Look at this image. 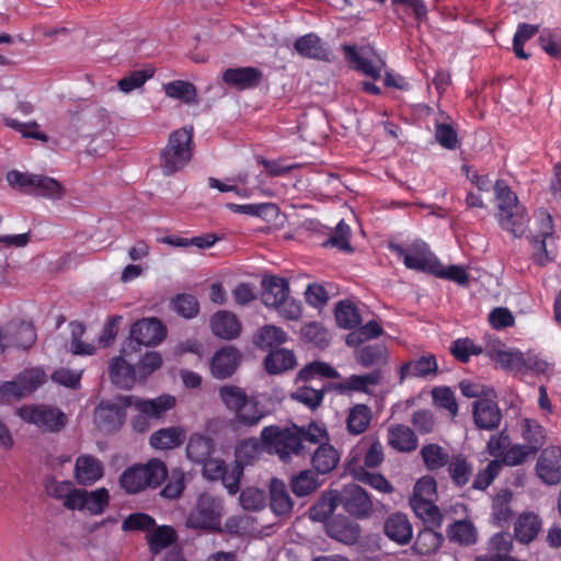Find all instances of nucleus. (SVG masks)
I'll list each match as a JSON object with an SVG mask.
<instances>
[{"label":"nucleus","instance_id":"1","mask_svg":"<svg viewBox=\"0 0 561 561\" xmlns=\"http://www.w3.org/2000/svg\"><path fill=\"white\" fill-rule=\"evenodd\" d=\"M263 449L268 454H275L283 462H289L293 457H306L309 450L301 444V437L295 430L277 425L263 427L261 432Z\"/></svg>","mask_w":561,"mask_h":561},{"label":"nucleus","instance_id":"2","mask_svg":"<svg viewBox=\"0 0 561 561\" xmlns=\"http://www.w3.org/2000/svg\"><path fill=\"white\" fill-rule=\"evenodd\" d=\"M193 127L172 131L167 146L160 152V168L164 175H173L184 169L193 157Z\"/></svg>","mask_w":561,"mask_h":561},{"label":"nucleus","instance_id":"3","mask_svg":"<svg viewBox=\"0 0 561 561\" xmlns=\"http://www.w3.org/2000/svg\"><path fill=\"white\" fill-rule=\"evenodd\" d=\"M167 477L164 462L152 458L146 465L128 467L119 477V485L127 494H137L147 488H158Z\"/></svg>","mask_w":561,"mask_h":561},{"label":"nucleus","instance_id":"4","mask_svg":"<svg viewBox=\"0 0 561 561\" xmlns=\"http://www.w3.org/2000/svg\"><path fill=\"white\" fill-rule=\"evenodd\" d=\"M123 404L134 408L137 415L131 417V426L138 433H145L150 428V421L158 420L175 405V398L162 394L154 399H142L136 396H123Z\"/></svg>","mask_w":561,"mask_h":561},{"label":"nucleus","instance_id":"5","mask_svg":"<svg viewBox=\"0 0 561 561\" xmlns=\"http://www.w3.org/2000/svg\"><path fill=\"white\" fill-rule=\"evenodd\" d=\"M222 511V500L219 496L203 493L187 518V526L193 529L220 531Z\"/></svg>","mask_w":561,"mask_h":561},{"label":"nucleus","instance_id":"6","mask_svg":"<svg viewBox=\"0 0 561 561\" xmlns=\"http://www.w3.org/2000/svg\"><path fill=\"white\" fill-rule=\"evenodd\" d=\"M341 50L350 69L375 81L381 78L386 64L376 55L373 47L343 44Z\"/></svg>","mask_w":561,"mask_h":561},{"label":"nucleus","instance_id":"7","mask_svg":"<svg viewBox=\"0 0 561 561\" xmlns=\"http://www.w3.org/2000/svg\"><path fill=\"white\" fill-rule=\"evenodd\" d=\"M18 415L23 421L49 433L60 432L68 421L61 410L48 405H23L18 410Z\"/></svg>","mask_w":561,"mask_h":561},{"label":"nucleus","instance_id":"8","mask_svg":"<svg viewBox=\"0 0 561 561\" xmlns=\"http://www.w3.org/2000/svg\"><path fill=\"white\" fill-rule=\"evenodd\" d=\"M389 249L409 270H415L433 275L435 267L438 266L437 256L431 252L425 242H416L412 245V253H409L402 245L390 243Z\"/></svg>","mask_w":561,"mask_h":561},{"label":"nucleus","instance_id":"9","mask_svg":"<svg viewBox=\"0 0 561 561\" xmlns=\"http://www.w3.org/2000/svg\"><path fill=\"white\" fill-rule=\"evenodd\" d=\"M337 504L351 516L363 519L371 515L374 504L368 492L357 484H348L340 493H335Z\"/></svg>","mask_w":561,"mask_h":561},{"label":"nucleus","instance_id":"10","mask_svg":"<svg viewBox=\"0 0 561 561\" xmlns=\"http://www.w3.org/2000/svg\"><path fill=\"white\" fill-rule=\"evenodd\" d=\"M123 396H118L115 402L101 401L95 409L94 419L100 431L112 433L118 431L125 423L127 412L122 401Z\"/></svg>","mask_w":561,"mask_h":561},{"label":"nucleus","instance_id":"11","mask_svg":"<svg viewBox=\"0 0 561 561\" xmlns=\"http://www.w3.org/2000/svg\"><path fill=\"white\" fill-rule=\"evenodd\" d=\"M537 220L539 229L533 240V245L536 249L533 259L537 265L546 266L554 260V254L547 247V240L551 239L554 233V226L552 216L547 210H540Z\"/></svg>","mask_w":561,"mask_h":561},{"label":"nucleus","instance_id":"12","mask_svg":"<svg viewBox=\"0 0 561 561\" xmlns=\"http://www.w3.org/2000/svg\"><path fill=\"white\" fill-rule=\"evenodd\" d=\"M167 330L163 323L157 318H144L131 324L130 344L157 345L164 340Z\"/></svg>","mask_w":561,"mask_h":561},{"label":"nucleus","instance_id":"13","mask_svg":"<svg viewBox=\"0 0 561 561\" xmlns=\"http://www.w3.org/2000/svg\"><path fill=\"white\" fill-rule=\"evenodd\" d=\"M536 472L546 484H559L561 482V447L545 448L537 460Z\"/></svg>","mask_w":561,"mask_h":561},{"label":"nucleus","instance_id":"14","mask_svg":"<svg viewBox=\"0 0 561 561\" xmlns=\"http://www.w3.org/2000/svg\"><path fill=\"white\" fill-rule=\"evenodd\" d=\"M241 352L232 346L226 345L215 352L210 359L209 368L214 378L226 379L231 377L240 365Z\"/></svg>","mask_w":561,"mask_h":561},{"label":"nucleus","instance_id":"15","mask_svg":"<svg viewBox=\"0 0 561 561\" xmlns=\"http://www.w3.org/2000/svg\"><path fill=\"white\" fill-rule=\"evenodd\" d=\"M73 511L87 510L91 515H101L110 504V493L106 488H99L93 491L80 489L77 501H69Z\"/></svg>","mask_w":561,"mask_h":561},{"label":"nucleus","instance_id":"16","mask_svg":"<svg viewBox=\"0 0 561 561\" xmlns=\"http://www.w3.org/2000/svg\"><path fill=\"white\" fill-rule=\"evenodd\" d=\"M211 333L226 341L239 337L242 325L238 317L228 310H219L215 312L209 320Z\"/></svg>","mask_w":561,"mask_h":561},{"label":"nucleus","instance_id":"17","mask_svg":"<svg viewBox=\"0 0 561 561\" xmlns=\"http://www.w3.org/2000/svg\"><path fill=\"white\" fill-rule=\"evenodd\" d=\"M263 72L255 67L228 68L222 73V81L240 91L260 85Z\"/></svg>","mask_w":561,"mask_h":561},{"label":"nucleus","instance_id":"18","mask_svg":"<svg viewBox=\"0 0 561 561\" xmlns=\"http://www.w3.org/2000/svg\"><path fill=\"white\" fill-rule=\"evenodd\" d=\"M294 49L304 58L322 61L330 60V48L327 43L313 32L298 37L294 43Z\"/></svg>","mask_w":561,"mask_h":561},{"label":"nucleus","instance_id":"19","mask_svg":"<svg viewBox=\"0 0 561 561\" xmlns=\"http://www.w3.org/2000/svg\"><path fill=\"white\" fill-rule=\"evenodd\" d=\"M446 470L453 485L463 489L473 478L474 465L467 455L455 453L450 455Z\"/></svg>","mask_w":561,"mask_h":561},{"label":"nucleus","instance_id":"20","mask_svg":"<svg viewBox=\"0 0 561 561\" xmlns=\"http://www.w3.org/2000/svg\"><path fill=\"white\" fill-rule=\"evenodd\" d=\"M325 530L330 538L346 545L355 543L360 536L359 525L344 516H336L327 522Z\"/></svg>","mask_w":561,"mask_h":561},{"label":"nucleus","instance_id":"21","mask_svg":"<svg viewBox=\"0 0 561 561\" xmlns=\"http://www.w3.org/2000/svg\"><path fill=\"white\" fill-rule=\"evenodd\" d=\"M472 414L476 425L482 430H494L502 420V413L497 404L489 399L474 401Z\"/></svg>","mask_w":561,"mask_h":561},{"label":"nucleus","instance_id":"22","mask_svg":"<svg viewBox=\"0 0 561 561\" xmlns=\"http://www.w3.org/2000/svg\"><path fill=\"white\" fill-rule=\"evenodd\" d=\"M438 369L436 357L432 354L423 355L416 359L404 362L399 369V382L403 383L407 378H426L436 374Z\"/></svg>","mask_w":561,"mask_h":561},{"label":"nucleus","instance_id":"23","mask_svg":"<svg viewBox=\"0 0 561 561\" xmlns=\"http://www.w3.org/2000/svg\"><path fill=\"white\" fill-rule=\"evenodd\" d=\"M495 217L499 226L515 238H520L528 228L529 216L524 205L515 206L503 214H495Z\"/></svg>","mask_w":561,"mask_h":561},{"label":"nucleus","instance_id":"24","mask_svg":"<svg viewBox=\"0 0 561 561\" xmlns=\"http://www.w3.org/2000/svg\"><path fill=\"white\" fill-rule=\"evenodd\" d=\"M102 462L91 455H81L75 465V478L81 485H91L103 477Z\"/></svg>","mask_w":561,"mask_h":561},{"label":"nucleus","instance_id":"25","mask_svg":"<svg viewBox=\"0 0 561 561\" xmlns=\"http://www.w3.org/2000/svg\"><path fill=\"white\" fill-rule=\"evenodd\" d=\"M502 343L496 341L494 344L488 345L485 354L493 360L497 362L505 370L514 373H523L525 364V354L520 351H504Z\"/></svg>","mask_w":561,"mask_h":561},{"label":"nucleus","instance_id":"26","mask_svg":"<svg viewBox=\"0 0 561 561\" xmlns=\"http://www.w3.org/2000/svg\"><path fill=\"white\" fill-rule=\"evenodd\" d=\"M385 535L399 545H405L412 539V525L403 513H393L385 520Z\"/></svg>","mask_w":561,"mask_h":561},{"label":"nucleus","instance_id":"27","mask_svg":"<svg viewBox=\"0 0 561 561\" xmlns=\"http://www.w3.org/2000/svg\"><path fill=\"white\" fill-rule=\"evenodd\" d=\"M262 288V301L266 307H276L289 295L288 280L275 275L263 278Z\"/></svg>","mask_w":561,"mask_h":561},{"label":"nucleus","instance_id":"28","mask_svg":"<svg viewBox=\"0 0 561 561\" xmlns=\"http://www.w3.org/2000/svg\"><path fill=\"white\" fill-rule=\"evenodd\" d=\"M542 520L539 515L533 512H525L519 515L514 526V535L518 542L529 543L534 541L541 531Z\"/></svg>","mask_w":561,"mask_h":561},{"label":"nucleus","instance_id":"29","mask_svg":"<svg viewBox=\"0 0 561 561\" xmlns=\"http://www.w3.org/2000/svg\"><path fill=\"white\" fill-rule=\"evenodd\" d=\"M513 540L508 533H496L488 543L489 556H479L476 561H518L508 557Z\"/></svg>","mask_w":561,"mask_h":561},{"label":"nucleus","instance_id":"30","mask_svg":"<svg viewBox=\"0 0 561 561\" xmlns=\"http://www.w3.org/2000/svg\"><path fill=\"white\" fill-rule=\"evenodd\" d=\"M417 442L416 434L407 425L397 424L388 430V443L398 451L411 453L416 449Z\"/></svg>","mask_w":561,"mask_h":561},{"label":"nucleus","instance_id":"31","mask_svg":"<svg viewBox=\"0 0 561 561\" xmlns=\"http://www.w3.org/2000/svg\"><path fill=\"white\" fill-rule=\"evenodd\" d=\"M444 540L438 529L423 527L416 535L412 550L419 556H431L442 547Z\"/></svg>","mask_w":561,"mask_h":561},{"label":"nucleus","instance_id":"32","mask_svg":"<svg viewBox=\"0 0 561 561\" xmlns=\"http://www.w3.org/2000/svg\"><path fill=\"white\" fill-rule=\"evenodd\" d=\"M446 537L453 543L471 546L477 542L478 533L472 522L468 519L454 520L446 528Z\"/></svg>","mask_w":561,"mask_h":561},{"label":"nucleus","instance_id":"33","mask_svg":"<svg viewBox=\"0 0 561 561\" xmlns=\"http://www.w3.org/2000/svg\"><path fill=\"white\" fill-rule=\"evenodd\" d=\"M110 379L121 389H130L136 382V368L123 357H115L110 364Z\"/></svg>","mask_w":561,"mask_h":561},{"label":"nucleus","instance_id":"34","mask_svg":"<svg viewBox=\"0 0 561 561\" xmlns=\"http://www.w3.org/2000/svg\"><path fill=\"white\" fill-rule=\"evenodd\" d=\"M214 449L215 444L213 438L195 433L188 438L186 455L191 461L201 465L210 458Z\"/></svg>","mask_w":561,"mask_h":561},{"label":"nucleus","instance_id":"35","mask_svg":"<svg viewBox=\"0 0 561 561\" xmlns=\"http://www.w3.org/2000/svg\"><path fill=\"white\" fill-rule=\"evenodd\" d=\"M185 440V432L178 426L160 428L150 436V445L160 450L174 449Z\"/></svg>","mask_w":561,"mask_h":561},{"label":"nucleus","instance_id":"36","mask_svg":"<svg viewBox=\"0 0 561 561\" xmlns=\"http://www.w3.org/2000/svg\"><path fill=\"white\" fill-rule=\"evenodd\" d=\"M340 461L337 450L329 444H320L311 457L317 473L325 474L334 470Z\"/></svg>","mask_w":561,"mask_h":561},{"label":"nucleus","instance_id":"37","mask_svg":"<svg viewBox=\"0 0 561 561\" xmlns=\"http://www.w3.org/2000/svg\"><path fill=\"white\" fill-rule=\"evenodd\" d=\"M373 419L371 409L364 403H357L350 408L346 427L352 435H359L366 432Z\"/></svg>","mask_w":561,"mask_h":561},{"label":"nucleus","instance_id":"38","mask_svg":"<svg viewBox=\"0 0 561 561\" xmlns=\"http://www.w3.org/2000/svg\"><path fill=\"white\" fill-rule=\"evenodd\" d=\"M46 493L56 500L62 501V505L70 511L73 506L69 501H77L80 489H76L71 481H57L55 478L47 479L45 482Z\"/></svg>","mask_w":561,"mask_h":561},{"label":"nucleus","instance_id":"39","mask_svg":"<svg viewBox=\"0 0 561 561\" xmlns=\"http://www.w3.org/2000/svg\"><path fill=\"white\" fill-rule=\"evenodd\" d=\"M495 214L512 210L515 206H522L516 193L504 180H496L493 186Z\"/></svg>","mask_w":561,"mask_h":561},{"label":"nucleus","instance_id":"40","mask_svg":"<svg viewBox=\"0 0 561 561\" xmlns=\"http://www.w3.org/2000/svg\"><path fill=\"white\" fill-rule=\"evenodd\" d=\"M296 365V357L291 351L278 348L270 352L264 359L265 370L271 374H280L293 369Z\"/></svg>","mask_w":561,"mask_h":561},{"label":"nucleus","instance_id":"41","mask_svg":"<svg viewBox=\"0 0 561 561\" xmlns=\"http://www.w3.org/2000/svg\"><path fill=\"white\" fill-rule=\"evenodd\" d=\"M420 455L424 466L428 471H437L447 466L450 455L438 444L431 443L424 445Z\"/></svg>","mask_w":561,"mask_h":561},{"label":"nucleus","instance_id":"42","mask_svg":"<svg viewBox=\"0 0 561 561\" xmlns=\"http://www.w3.org/2000/svg\"><path fill=\"white\" fill-rule=\"evenodd\" d=\"M356 360L364 367H380L388 360V352L383 344H369L356 352Z\"/></svg>","mask_w":561,"mask_h":561},{"label":"nucleus","instance_id":"43","mask_svg":"<svg viewBox=\"0 0 561 561\" xmlns=\"http://www.w3.org/2000/svg\"><path fill=\"white\" fill-rule=\"evenodd\" d=\"M8 328L11 333L9 340L12 347L27 350L35 343L36 332L32 323L22 321Z\"/></svg>","mask_w":561,"mask_h":561},{"label":"nucleus","instance_id":"44","mask_svg":"<svg viewBox=\"0 0 561 561\" xmlns=\"http://www.w3.org/2000/svg\"><path fill=\"white\" fill-rule=\"evenodd\" d=\"M522 436L530 453H538L543 446L546 434L545 428L535 420L524 419L522 422Z\"/></svg>","mask_w":561,"mask_h":561},{"label":"nucleus","instance_id":"45","mask_svg":"<svg viewBox=\"0 0 561 561\" xmlns=\"http://www.w3.org/2000/svg\"><path fill=\"white\" fill-rule=\"evenodd\" d=\"M382 380V373L379 368L364 375H351L341 385L342 389L369 393V386H377Z\"/></svg>","mask_w":561,"mask_h":561},{"label":"nucleus","instance_id":"46","mask_svg":"<svg viewBox=\"0 0 561 561\" xmlns=\"http://www.w3.org/2000/svg\"><path fill=\"white\" fill-rule=\"evenodd\" d=\"M34 194L44 198L59 201L66 195V188L64 185L54 178L38 174Z\"/></svg>","mask_w":561,"mask_h":561},{"label":"nucleus","instance_id":"47","mask_svg":"<svg viewBox=\"0 0 561 561\" xmlns=\"http://www.w3.org/2000/svg\"><path fill=\"white\" fill-rule=\"evenodd\" d=\"M178 539V534L171 526H159L148 537L149 550L153 554L160 553L163 549L172 546Z\"/></svg>","mask_w":561,"mask_h":561},{"label":"nucleus","instance_id":"48","mask_svg":"<svg viewBox=\"0 0 561 561\" xmlns=\"http://www.w3.org/2000/svg\"><path fill=\"white\" fill-rule=\"evenodd\" d=\"M236 420L244 426H254L266 415L265 411L254 398H248L244 405L236 412Z\"/></svg>","mask_w":561,"mask_h":561},{"label":"nucleus","instance_id":"49","mask_svg":"<svg viewBox=\"0 0 561 561\" xmlns=\"http://www.w3.org/2000/svg\"><path fill=\"white\" fill-rule=\"evenodd\" d=\"M502 470V462L500 459L489 461L484 469L479 470L471 479L472 490L485 491L500 474Z\"/></svg>","mask_w":561,"mask_h":561},{"label":"nucleus","instance_id":"50","mask_svg":"<svg viewBox=\"0 0 561 561\" xmlns=\"http://www.w3.org/2000/svg\"><path fill=\"white\" fill-rule=\"evenodd\" d=\"M165 94L175 100L191 104L196 101L197 91L193 83L184 80H174L164 84Z\"/></svg>","mask_w":561,"mask_h":561},{"label":"nucleus","instance_id":"51","mask_svg":"<svg viewBox=\"0 0 561 561\" xmlns=\"http://www.w3.org/2000/svg\"><path fill=\"white\" fill-rule=\"evenodd\" d=\"M261 443L255 438L241 442L236 448V463L244 469L245 466L252 465L260 458L262 453Z\"/></svg>","mask_w":561,"mask_h":561},{"label":"nucleus","instance_id":"52","mask_svg":"<svg viewBox=\"0 0 561 561\" xmlns=\"http://www.w3.org/2000/svg\"><path fill=\"white\" fill-rule=\"evenodd\" d=\"M335 319L339 327L354 329L360 323V314L357 308L347 300L340 301L335 308Z\"/></svg>","mask_w":561,"mask_h":561},{"label":"nucleus","instance_id":"53","mask_svg":"<svg viewBox=\"0 0 561 561\" xmlns=\"http://www.w3.org/2000/svg\"><path fill=\"white\" fill-rule=\"evenodd\" d=\"M270 495V506L276 515H285L291 512L293 501L284 484L277 485L273 482Z\"/></svg>","mask_w":561,"mask_h":561},{"label":"nucleus","instance_id":"54","mask_svg":"<svg viewBox=\"0 0 561 561\" xmlns=\"http://www.w3.org/2000/svg\"><path fill=\"white\" fill-rule=\"evenodd\" d=\"M16 379L24 392L27 396L41 387L47 379L46 373L39 367L28 368L21 371Z\"/></svg>","mask_w":561,"mask_h":561},{"label":"nucleus","instance_id":"55","mask_svg":"<svg viewBox=\"0 0 561 561\" xmlns=\"http://www.w3.org/2000/svg\"><path fill=\"white\" fill-rule=\"evenodd\" d=\"M451 355L460 363H468L472 355H480L483 348L477 345L471 339H457L449 346Z\"/></svg>","mask_w":561,"mask_h":561},{"label":"nucleus","instance_id":"56","mask_svg":"<svg viewBox=\"0 0 561 561\" xmlns=\"http://www.w3.org/2000/svg\"><path fill=\"white\" fill-rule=\"evenodd\" d=\"M317 376L335 379L339 378L340 374L331 365L323 362H312L306 365L298 373V379L301 381H310Z\"/></svg>","mask_w":561,"mask_h":561},{"label":"nucleus","instance_id":"57","mask_svg":"<svg viewBox=\"0 0 561 561\" xmlns=\"http://www.w3.org/2000/svg\"><path fill=\"white\" fill-rule=\"evenodd\" d=\"M173 310L185 319H193L199 312V302L194 295L179 294L171 300Z\"/></svg>","mask_w":561,"mask_h":561},{"label":"nucleus","instance_id":"58","mask_svg":"<svg viewBox=\"0 0 561 561\" xmlns=\"http://www.w3.org/2000/svg\"><path fill=\"white\" fill-rule=\"evenodd\" d=\"M290 488L293 493L297 496L311 494L318 488L317 473L311 470L301 471L291 479Z\"/></svg>","mask_w":561,"mask_h":561},{"label":"nucleus","instance_id":"59","mask_svg":"<svg viewBox=\"0 0 561 561\" xmlns=\"http://www.w3.org/2000/svg\"><path fill=\"white\" fill-rule=\"evenodd\" d=\"M541 49L551 58L561 59V30H545L538 37Z\"/></svg>","mask_w":561,"mask_h":561},{"label":"nucleus","instance_id":"60","mask_svg":"<svg viewBox=\"0 0 561 561\" xmlns=\"http://www.w3.org/2000/svg\"><path fill=\"white\" fill-rule=\"evenodd\" d=\"M351 228L344 220H340L332 234L323 242V247L336 248L341 251L352 252Z\"/></svg>","mask_w":561,"mask_h":561},{"label":"nucleus","instance_id":"61","mask_svg":"<svg viewBox=\"0 0 561 561\" xmlns=\"http://www.w3.org/2000/svg\"><path fill=\"white\" fill-rule=\"evenodd\" d=\"M434 404L449 413L451 417L458 414V403L454 391L449 387H435L432 390Z\"/></svg>","mask_w":561,"mask_h":561},{"label":"nucleus","instance_id":"62","mask_svg":"<svg viewBox=\"0 0 561 561\" xmlns=\"http://www.w3.org/2000/svg\"><path fill=\"white\" fill-rule=\"evenodd\" d=\"M291 398L310 410H316L323 401L324 388L316 389L309 386H300L294 393H291Z\"/></svg>","mask_w":561,"mask_h":561},{"label":"nucleus","instance_id":"63","mask_svg":"<svg viewBox=\"0 0 561 561\" xmlns=\"http://www.w3.org/2000/svg\"><path fill=\"white\" fill-rule=\"evenodd\" d=\"M154 75V69L151 67H147L139 70L131 71L128 76L123 77L118 80L117 85L121 91L125 93H129L135 89L140 88L147 80L152 78Z\"/></svg>","mask_w":561,"mask_h":561},{"label":"nucleus","instance_id":"64","mask_svg":"<svg viewBox=\"0 0 561 561\" xmlns=\"http://www.w3.org/2000/svg\"><path fill=\"white\" fill-rule=\"evenodd\" d=\"M37 176L38 174L11 170L7 173L5 178L11 187L25 194H32L34 193Z\"/></svg>","mask_w":561,"mask_h":561}]
</instances>
